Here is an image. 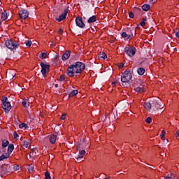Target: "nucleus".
I'll use <instances>...</instances> for the list:
<instances>
[{"label":"nucleus","instance_id":"4","mask_svg":"<svg viewBox=\"0 0 179 179\" xmlns=\"http://www.w3.org/2000/svg\"><path fill=\"white\" fill-rule=\"evenodd\" d=\"M5 45L8 50H17L19 48V42L11 39H8L5 42Z\"/></svg>","mask_w":179,"mask_h":179},{"label":"nucleus","instance_id":"32","mask_svg":"<svg viewBox=\"0 0 179 179\" xmlns=\"http://www.w3.org/2000/svg\"><path fill=\"white\" fill-rule=\"evenodd\" d=\"M146 18H143V21L140 23V26H141V27H145V25L146 24Z\"/></svg>","mask_w":179,"mask_h":179},{"label":"nucleus","instance_id":"24","mask_svg":"<svg viewBox=\"0 0 179 179\" xmlns=\"http://www.w3.org/2000/svg\"><path fill=\"white\" fill-rule=\"evenodd\" d=\"M1 142V146L3 149L9 145V141L8 140H2Z\"/></svg>","mask_w":179,"mask_h":179},{"label":"nucleus","instance_id":"20","mask_svg":"<svg viewBox=\"0 0 179 179\" xmlns=\"http://www.w3.org/2000/svg\"><path fill=\"white\" fill-rule=\"evenodd\" d=\"M145 69H143V68H142V67H139V68L137 69V73H138V75H140L141 76H142L143 75H144V74H145Z\"/></svg>","mask_w":179,"mask_h":179},{"label":"nucleus","instance_id":"8","mask_svg":"<svg viewBox=\"0 0 179 179\" xmlns=\"http://www.w3.org/2000/svg\"><path fill=\"white\" fill-rule=\"evenodd\" d=\"M69 7H67L64 10V12L62 14H61L58 18H56V20L57 22H62V20H65L66 19V15H68V11L69 10Z\"/></svg>","mask_w":179,"mask_h":179},{"label":"nucleus","instance_id":"18","mask_svg":"<svg viewBox=\"0 0 179 179\" xmlns=\"http://www.w3.org/2000/svg\"><path fill=\"white\" fill-rule=\"evenodd\" d=\"M97 20V17L96 15H92V17H90L88 20H87V23H94V22H96Z\"/></svg>","mask_w":179,"mask_h":179},{"label":"nucleus","instance_id":"35","mask_svg":"<svg viewBox=\"0 0 179 179\" xmlns=\"http://www.w3.org/2000/svg\"><path fill=\"white\" fill-rule=\"evenodd\" d=\"M166 135V131L162 130L161 134V139H164V136Z\"/></svg>","mask_w":179,"mask_h":179},{"label":"nucleus","instance_id":"12","mask_svg":"<svg viewBox=\"0 0 179 179\" xmlns=\"http://www.w3.org/2000/svg\"><path fill=\"white\" fill-rule=\"evenodd\" d=\"M78 152L79 155L76 157V160H78V162H80V160L83 159V156L86 155V151L85 150H78Z\"/></svg>","mask_w":179,"mask_h":179},{"label":"nucleus","instance_id":"2","mask_svg":"<svg viewBox=\"0 0 179 179\" xmlns=\"http://www.w3.org/2000/svg\"><path fill=\"white\" fill-rule=\"evenodd\" d=\"M10 171H12V167H10V164H3L0 166V176L1 178L9 176V174H10Z\"/></svg>","mask_w":179,"mask_h":179},{"label":"nucleus","instance_id":"39","mask_svg":"<svg viewBox=\"0 0 179 179\" xmlns=\"http://www.w3.org/2000/svg\"><path fill=\"white\" fill-rule=\"evenodd\" d=\"M17 170H19V166L17 164H15L13 166V171H17Z\"/></svg>","mask_w":179,"mask_h":179},{"label":"nucleus","instance_id":"11","mask_svg":"<svg viewBox=\"0 0 179 179\" xmlns=\"http://www.w3.org/2000/svg\"><path fill=\"white\" fill-rule=\"evenodd\" d=\"M76 26L80 27V29H83L86 24L83 23V19L81 17H78L76 18Z\"/></svg>","mask_w":179,"mask_h":179},{"label":"nucleus","instance_id":"27","mask_svg":"<svg viewBox=\"0 0 179 179\" xmlns=\"http://www.w3.org/2000/svg\"><path fill=\"white\" fill-rule=\"evenodd\" d=\"M159 110H163V106L157 101V104L155 105V111H159Z\"/></svg>","mask_w":179,"mask_h":179},{"label":"nucleus","instance_id":"36","mask_svg":"<svg viewBox=\"0 0 179 179\" xmlns=\"http://www.w3.org/2000/svg\"><path fill=\"white\" fill-rule=\"evenodd\" d=\"M22 145L24 147V148H29V143L27 141H23L22 142Z\"/></svg>","mask_w":179,"mask_h":179},{"label":"nucleus","instance_id":"40","mask_svg":"<svg viewBox=\"0 0 179 179\" xmlns=\"http://www.w3.org/2000/svg\"><path fill=\"white\" fill-rule=\"evenodd\" d=\"M13 136H14V139H17V138H19V134H17L16 131H14Z\"/></svg>","mask_w":179,"mask_h":179},{"label":"nucleus","instance_id":"5","mask_svg":"<svg viewBox=\"0 0 179 179\" xmlns=\"http://www.w3.org/2000/svg\"><path fill=\"white\" fill-rule=\"evenodd\" d=\"M131 79L132 73H131V71H124L121 76V82H122V83H128Z\"/></svg>","mask_w":179,"mask_h":179},{"label":"nucleus","instance_id":"16","mask_svg":"<svg viewBox=\"0 0 179 179\" xmlns=\"http://www.w3.org/2000/svg\"><path fill=\"white\" fill-rule=\"evenodd\" d=\"M8 16H9V12L4 10L3 13H1V20L5 22V20L8 19Z\"/></svg>","mask_w":179,"mask_h":179},{"label":"nucleus","instance_id":"9","mask_svg":"<svg viewBox=\"0 0 179 179\" xmlns=\"http://www.w3.org/2000/svg\"><path fill=\"white\" fill-rule=\"evenodd\" d=\"M40 65L41 66V72L43 76H45V73H47V71H48V69H50V65L45 64L43 62H41Z\"/></svg>","mask_w":179,"mask_h":179},{"label":"nucleus","instance_id":"17","mask_svg":"<svg viewBox=\"0 0 179 179\" xmlns=\"http://www.w3.org/2000/svg\"><path fill=\"white\" fill-rule=\"evenodd\" d=\"M49 141L50 143L54 145V143H55V142L57 141V135L52 134V136H50Z\"/></svg>","mask_w":179,"mask_h":179},{"label":"nucleus","instance_id":"26","mask_svg":"<svg viewBox=\"0 0 179 179\" xmlns=\"http://www.w3.org/2000/svg\"><path fill=\"white\" fill-rule=\"evenodd\" d=\"M142 9L145 12H148V10H149V9H150V5H149V4H144V5L142 6Z\"/></svg>","mask_w":179,"mask_h":179},{"label":"nucleus","instance_id":"15","mask_svg":"<svg viewBox=\"0 0 179 179\" xmlns=\"http://www.w3.org/2000/svg\"><path fill=\"white\" fill-rule=\"evenodd\" d=\"M69 57H71V51L67 50L63 54L62 59H63V61H66V59H68Z\"/></svg>","mask_w":179,"mask_h":179},{"label":"nucleus","instance_id":"30","mask_svg":"<svg viewBox=\"0 0 179 179\" xmlns=\"http://www.w3.org/2000/svg\"><path fill=\"white\" fill-rule=\"evenodd\" d=\"M28 171L29 173H33V171H34V164H31L28 166Z\"/></svg>","mask_w":179,"mask_h":179},{"label":"nucleus","instance_id":"31","mask_svg":"<svg viewBox=\"0 0 179 179\" xmlns=\"http://www.w3.org/2000/svg\"><path fill=\"white\" fill-rule=\"evenodd\" d=\"M45 179H51V176L50 175V172L46 171L45 173Z\"/></svg>","mask_w":179,"mask_h":179},{"label":"nucleus","instance_id":"53","mask_svg":"<svg viewBox=\"0 0 179 179\" xmlns=\"http://www.w3.org/2000/svg\"><path fill=\"white\" fill-rule=\"evenodd\" d=\"M36 148L32 149V152H36Z\"/></svg>","mask_w":179,"mask_h":179},{"label":"nucleus","instance_id":"51","mask_svg":"<svg viewBox=\"0 0 179 179\" xmlns=\"http://www.w3.org/2000/svg\"><path fill=\"white\" fill-rule=\"evenodd\" d=\"M176 135L179 136V130L176 132Z\"/></svg>","mask_w":179,"mask_h":179},{"label":"nucleus","instance_id":"7","mask_svg":"<svg viewBox=\"0 0 179 179\" xmlns=\"http://www.w3.org/2000/svg\"><path fill=\"white\" fill-rule=\"evenodd\" d=\"M124 52L128 57H134L136 54V48L134 46L124 48Z\"/></svg>","mask_w":179,"mask_h":179},{"label":"nucleus","instance_id":"22","mask_svg":"<svg viewBox=\"0 0 179 179\" xmlns=\"http://www.w3.org/2000/svg\"><path fill=\"white\" fill-rule=\"evenodd\" d=\"M134 90L136 91V92H137L138 93H143V92H144V89H143V87L141 85V86H140V87H135L134 88Z\"/></svg>","mask_w":179,"mask_h":179},{"label":"nucleus","instance_id":"10","mask_svg":"<svg viewBox=\"0 0 179 179\" xmlns=\"http://www.w3.org/2000/svg\"><path fill=\"white\" fill-rule=\"evenodd\" d=\"M29 15H30V13H29V11L27 10H21L19 12V16L20 19H22L23 20L27 19V17H29Z\"/></svg>","mask_w":179,"mask_h":179},{"label":"nucleus","instance_id":"25","mask_svg":"<svg viewBox=\"0 0 179 179\" xmlns=\"http://www.w3.org/2000/svg\"><path fill=\"white\" fill-rule=\"evenodd\" d=\"M10 154L9 153H5L0 156V162H2V160H5V159L9 158Z\"/></svg>","mask_w":179,"mask_h":179},{"label":"nucleus","instance_id":"52","mask_svg":"<svg viewBox=\"0 0 179 179\" xmlns=\"http://www.w3.org/2000/svg\"><path fill=\"white\" fill-rule=\"evenodd\" d=\"M55 87H56V88L58 87V84H55Z\"/></svg>","mask_w":179,"mask_h":179},{"label":"nucleus","instance_id":"3","mask_svg":"<svg viewBox=\"0 0 179 179\" xmlns=\"http://www.w3.org/2000/svg\"><path fill=\"white\" fill-rule=\"evenodd\" d=\"M1 107L6 114H8L9 111L12 109L10 102L8 101V97L3 96L1 99Z\"/></svg>","mask_w":179,"mask_h":179},{"label":"nucleus","instance_id":"19","mask_svg":"<svg viewBox=\"0 0 179 179\" xmlns=\"http://www.w3.org/2000/svg\"><path fill=\"white\" fill-rule=\"evenodd\" d=\"M126 33L127 34H129V36H134L136 34V31L134 30V29H127V30H126Z\"/></svg>","mask_w":179,"mask_h":179},{"label":"nucleus","instance_id":"45","mask_svg":"<svg viewBox=\"0 0 179 179\" xmlns=\"http://www.w3.org/2000/svg\"><path fill=\"white\" fill-rule=\"evenodd\" d=\"M64 33V31L62 30V29H59V31H58V34H62Z\"/></svg>","mask_w":179,"mask_h":179},{"label":"nucleus","instance_id":"1","mask_svg":"<svg viewBox=\"0 0 179 179\" xmlns=\"http://www.w3.org/2000/svg\"><path fill=\"white\" fill-rule=\"evenodd\" d=\"M86 66L81 62H76L73 64H71L67 68L66 75L70 78H73L75 73H82L85 71Z\"/></svg>","mask_w":179,"mask_h":179},{"label":"nucleus","instance_id":"33","mask_svg":"<svg viewBox=\"0 0 179 179\" xmlns=\"http://www.w3.org/2000/svg\"><path fill=\"white\" fill-rule=\"evenodd\" d=\"M40 58H41V59H45V58H47V53L43 52V53L41 54V56L40 57Z\"/></svg>","mask_w":179,"mask_h":179},{"label":"nucleus","instance_id":"38","mask_svg":"<svg viewBox=\"0 0 179 179\" xmlns=\"http://www.w3.org/2000/svg\"><path fill=\"white\" fill-rule=\"evenodd\" d=\"M22 104L23 107H24L25 108H27V102L26 101V100H23Z\"/></svg>","mask_w":179,"mask_h":179},{"label":"nucleus","instance_id":"42","mask_svg":"<svg viewBox=\"0 0 179 179\" xmlns=\"http://www.w3.org/2000/svg\"><path fill=\"white\" fill-rule=\"evenodd\" d=\"M26 45H27V47H31V41H28L26 43Z\"/></svg>","mask_w":179,"mask_h":179},{"label":"nucleus","instance_id":"29","mask_svg":"<svg viewBox=\"0 0 179 179\" xmlns=\"http://www.w3.org/2000/svg\"><path fill=\"white\" fill-rule=\"evenodd\" d=\"M19 128L20 129H26L27 128V124H26L25 123H21L19 124Z\"/></svg>","mask_w":179,"mask_h":179},{"label":"nucleus","instance_id":"13","mask_svg":"<svg viewBox=\"0 0 179 179\" xmlns=\"http://www.w3.org/2000/svg\"><path fill=\"white\" fill-rule=\"evenodd\" d=\"M87 146V142L83 141H80V143L77 145V150H82V149H85Z\"/></svg>","mask_w":179,"mask_h":179},{"label":"nucleus","instance_id":"43","mask_svg":"<svg viewBox=\"0 0 179 179\" xmlns=\"http://www.w3.org/2000/svg\"><path fill=\"white\" fill-rule=\"evenodd\" d=\"M65 117H66V113H63L61 116V120H65Z\"/></svg>","mask_w":179,"mask_h":179},{"label":"nucleus","instance_id":"46","mask_svg":"<svg viewBox=\"0 0 179 179\" xmlns=\"http://www.w3.org/2000/svg\"><path fill=\"white\" fill-rule=\"evenodd\" d=\"M155 2H156V0H150V3H151L152 5H153V3H155Z\"/></svg>","mask_w":179,"mask_h":179},{"label":"nucleus","instance_id":"37","mask_svg":"<svg viewBox=\"0 0 179 179\" xmlns=\"http://www.w3.org/2000/svg\"><path fill=\"white\" fill-rule=\"evenodd\" d=\"M58 80H59V82H64V80H65V76H61Z\"/></svg>","mask_w":179,"mask_h":179},{"label":"nucleus","instance_id":"47","mask_svg":"<svg viewBox=\"0 0 179 179\" xmlns=\"http://www.w3.org/2000/svg\"><path fill=\"white\" fill-rule=\"evenodd\" d=\"M176 36L179 38V31L176 33Z\"/></svg>","mask_w":179,"mask_h":179},{"label":"nucleus","instance_id":"44","mask_svg":"<svg viewBox=\"0 0 179 179\" xmlns=\"http://www.w3.org/2000/svg\"><path fill=\"white\" fill-rule=\"evenodd\" d=\"M125 66V64L124 63H121L120 65H119V68H124Z\"/></svg>","mask_w":179,"mask_h":179},{"label":"nucleus","instance_id":"49","mask_svg":"<svg viewBox=\"0 0 179 179\" xmlns=\"http://www.w3.org/2000/svg\"><path fill=\"white\" fill-rule=\"evenodd\" d=\"M0 27H2V21H0Z\"/></svg>","mask_w":179,"mask_h":179},{"label":"nucleus","instance_id":"54","mask_svg":"<svg viewBox=\"0 0 179 179\" xmlns=\"http://www.w3.org/2000/svg\"><path fill=\"white\" fill-rule=\"evenodd\" d=\"M85 1H89V0H85Z\"/></svg>","mask_w":179,"mask_h":179},{"label":"nucleus","instance_id":"41","mask_svg":"<svg viewBox=\"0 0 179 179\" xmlns=\"http://www.w3.org/2000/svg\"><path fill=\"white\" fill-rule=\"evenodd\" d=\"M129 17H131V19H134V12L131 11L129 13Z\"/></svg>","mask_w":179,"mask_h":179},{"label":"nucleus","instance_id":"28","mask_svg":"<svg viewBox=\"0 0 179 179\" xmlns=\"http://www.w3.org/2000/svg\"><path fill=\"white\" fill-rule=\"evenodd\" d=\"M78 92L76 90H73L71 92L69 93V97H73V96H76L78 94Z\"/></svg>","mask_w":179,"mask_h":179},{"label":"nucleus","instance_id":"21","mask_svg":"<svg viewBox=\"0 0 179 179\" xmlns=\"http://www.w3.org/2000/svg\"><path fill=\"white\" fill-rule=\"evenodd\" d=\"M14 149H15V146L13 145V144H8V152L9 155H10V153H12V152H13Z\"/></svg>","mask_w":179,"mask_h":179},{"label":"nucleus","instance_id":"14","mask_svg":"<svg viewBox=\"0 0 179 179\" xmlns=\"http://www.w3.org/2000/svg\"><path fill=\"white\" fill-rule=\"evenodd\" d=\"M121 37L122 38H124V40L129 41L134 37V35H129V34H127V31H126V32H122L121 34Z\"/></svg>","mask_w":179,"mask_h":179},{"label":"nucleus","instance_id":"48","mask_svg":"<svg viewBox=\"0 0 179 179\" xmlns=\"http://www.w3.org/2000/svg\"><path fill=\"white\" fill-rule=\"evenodd\" d=\"M2 150L3 152H6V148H2V150Z\"/></svg>","mask_w":179,"mask_h":179},{"label":"nucleus","instance_id":"23","mask_svg":"<svg viewBox=\"0 0 179 179\" xmlns=\"http://www.w3.org/2000/svg\"><path fill=\"white\" fill-rule=\"evenodd\" d=\"M98 57L99 58V59H106L107 58V55H106V53L104 52H100L99 55H98Z\"/></svg>","mask_w":179,"mask_h":179},{"label":"nucleus","instance_id":"34","mask_svg":"<svg viewBox=\"0 0 179 179\" xmlns=\"http://www.w3.org/2000/svg\"><path fill=\"white\" fill-rule=\"evenodd\" d=\"M145 122H147V124H152V117H148L146 118Z\"/></svg>","mask_w":179,"mask_h":179},{"label":"nucleus","instance_id":"6","mask_svg":"<svg viewBox=\"0 0 179 179\" xmlns=\"http://www.w3.org/2000/svg\"><path fill=\"white\" fill-rule=\"evenodd\" d=\"M157 103V100H151L149 102H145L144 103V107L146 108V110H148V111H150V110H153V111H155L156 108V104Z\"/></svg>","mask_w":179,"mask_h":179},{"label":"nucleus","instance_id":"50","mask_svg":"<svg viewBox=\"0 0 179 179\" xmlns=\"http://www.w3.org/2000/svg\"><path fill=\"white\" fill-rule=\"evenodd\" d=\"M118 83L117 82H113V85H117Z\"/></svg>","mask_w":179,"mask_h":179}]
</instances>
